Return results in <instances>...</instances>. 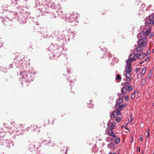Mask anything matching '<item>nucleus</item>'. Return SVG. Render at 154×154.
<instances>
[{
    "instance_id": "obj_1",
    "label": "nucleus",
    "mask_w": 154,
    "mask_h": 154,
    "mask_svg": "<svg viewBox=\"0 0 154 154\" xmlns=\"http://www.w3.org/2000/svg\"><path fill=\"white\" fill-rule=\"evenodd\" d=\"M53 38V43L48 48L49 51H52L49 54L50 58L51 59L59 57L62 54L63 51H65L63 46L69 40L67 36L65 35L63 33L60 34L58 31L54 32V35Z\"/></svg>"
},
{
    "instance_id": "obj_2",
    "label": "nucleus",
    "mask_w": 154,
    "mask_h": 154,
    "mask_svg": "<svg viewBox=\"0 0 154 154\" xmlns=\"http://www.w3.org/2000/svg\"><path fill=\"white\" fill-rule=\"evenodd\" d=\"M17 67L20 68L21 70L23 69L20 72V75L22 79H25L23 81V82H29L32 81L35 74L34 69L31 68L30 69L28 70L27 66H24L23 63L21 62L19 63Z\"/></svg>"
},
{
    "instance_id": "obj_3",
    "label": "nucleus",
    "mask_w": 154,
    "mask_h": 154,
    "mask_svg": "<svg viewBox=\"0 0 154 154\" xmlns=\"http://www.w3.org/2000/svg\"><path fill=\"white\" fill-rule=\"evenodd\" d=\"M55 9V5L54 3H53L52 5L50 3L48 4H46L45 5H42L41 8H38V11L42 13L41 16L45 13L49 14L51 18H55L60 15L58 14L59 12H57Z\"/></svg>"
},
{
    "instance_id": "obj_4",
    "label": "nucleus",
    "mask_w": 154,
    "mask_h": 154,
    "mask_svg": "<svg viewBox=\"0 0 154 154\" xmlns=\"http://www.w3.org/2000/svg\"><path fill=\"white\" fill-rule=\"evenodd\" d=\"M34 17L32 16L31 13L29 12H26L24 13H20L18 14L17 19L20 23L23 24L25 23L28 20H29L30 22H34Z\"/></svg>"
},
{
    "instance_id": "obj_5",
    "label": "nucleus",
    "mask_w": 154,
    "mask_h": 154,
    "mask_svg": "<svg viewBox=\"0 0 154 154\" xmlns=\"http://www.w3.org/2000/svg\"><path fill=\"white\" fill-rule=\"evenodd\" d=\"M6 14L7 15L5 16V17L4 16V14L1 17L2 18V17L4 18V19H3V22L4 23V21H8V20L12 21L16 17V15L18 16V14L16 13V12L13 11H9Z\"/></svg>"
},
{
    "instance_id": "obj_6",
    "label": "nucleus",
    "mask_w": 154,
    "mask_h": 154,
    "mask_svg": "<svg viewBox=\"0 0 154 154\" xmlns=\"http://www.w3.org/2000/svg\"><path fill=\"white\" fill-rule=\"evenodd\" d=\"M136 60L135 58L132 57L131 59H128L126 61L127 65L125 66V71L127 72V74H128L130 76L131 75L130 74L131 72V63L130 62H132Z\"/></svg>"
},
{
    "instance_id": "obj_7",
    "label": "nucleus",
    "mask_w": 154,
    "mask_h": 154,
    "mask_svg": "<svg viewBox=\"0 0 154 154\" xmlns=\"http://www.w3.org/2000/svg\"><path fill=\"white\" fill-rule=\"evenodd\" d=\"M65 18L66 21L69 22L78 23L77 20V16L75 15L68 14L66 15Z\"/></svg>"
},
{
    "instance_id": "obj_8",
    "label": "nucleus",
    "mask_w": 154,
    "mask_h": 154,
    "mask_svg": "<svg viewBox=\"0 0 154 154\" xmlns=\"http://www.w3.org/2000/svg\"><path fill=\"white\" fill-rule=\"evenodd\" d=\"M147 42V38L145 36L144 39H140L139 40L138 42V44L139 45H140L144 48L146 46Z\"/></svg>"
},
{
    "instance_id": "obj_9",
    "label": "nucleus",
    "mask_w": 154,
    "mask_h": 154,
    "mask_svg": "<svg viewBox=\"0 0 154 154\" xmlns=\"http://www.w3.org/2000/svg\"><path fill=\"white\" fill-rule=\"evenodd\" d=\"M121 113L120 111L118 109H116V111H113L112 112V114L110 115L111 119H112V115L113 118H117L118 116L121 115Z\"/></svg>"
},
{
    "instance_id": "obj_10",
    "label": "nucleus",
    "mask_w": 154,
    "mask_h": 154,
    "mask_svg": "<svg viewBox=\"0 0 154 154\" xmlns=\"http://www.w3.org/2000/svg\"><path fill=\"white\" fill-rule=\"evenodd\" d=\"M4 141H5V143L2 144V145L8 147H10L14 146V144L13 141H9V140H4Z\"/></svg>"
},
{
    "instance_id": "obj_11",
    "label": "nucleus",
    "mask_w": 154,
    "mask_h": 154,
    "mask_svg": "<svg viewBox=\"0 0 154 154\" xmlns=\"http://www.w3.org/2000/svg\"><path fill=\"white\" fill-rule=\"evenodd\" d=\"M23 8H24V7H22L19 5L18 6H17V8L15 12H16V13L18 14H20V13H24V10L23 9Z\"/></svg>"
},
{
    "instance_id": "obj_12",
    "label": "nucleus",
    "mask_w": 154,
    "mask_h": 154,
    "mask_svg": "<svg viewBox=\"0 0 154 154\" xmlns=\"http://www.w3.org/2000/svg\"><path fill=\"white\" fill-rule=\"evenodd\" d=\"M111 120H109L107 123V125L110 129H113L116 128V123L115 122H110Z\"/></svg>"
},
{
    "instance_id": "obj_13",
    "label": "nucleus",
    "mask_w": 154,
    "mask_h": 154,
    "mask_svg": "<svg viewBox=\"0 0 154 154\" xmlns=\"http://www.w3.org/2000/svg\"><path fill=\"white\" fill-rule=\"evenodd\" d=\"M107 133L108 135L109 136H112L114 138H116V135L113 131V129H109V130L107 131Z\"/></svg>"
},
{
    "instance_id": "obj_14",
    "label": "nucleus",
    "mask_w": 154,
    "mask_h": 154,
    "mask_svg": "<svg viewBox=\"0 0 154 154\" xmlns=\"http://www.w3.org/2000/svg\"><path fill=\"white\" fill-rule=\"evenodd\" d=\"M145 24L146 26H149V24H151L152 25H154V21H151L150 20L146 17L145 20Z\"/></svg>"
},
{
    "instance_id": "obj_15",
    "label": "nucleus",
    "mask_w": 154,
    "mask_h": 154,
    "mask_svg": "<svg viewBox=\"0 0 154 154\" xmlns=\"http://www.w3.org/2000/svg\"><path fill=\"white\" fill-rule=\"evenodd\" d=\"M145 36L146 37V35L145 34V32L143 31H141L140 33L137 35V38H138L140 37H141L143 39H144Z\"/></svg>"
},
{
    "instance_id": "obj_16",
    "label": "nucleus",
    "mask_w": 154,
    "mask_h": 154,
    "mask_svg": "<svg viewBox=\"0 0 154 154\" xmlns=\"http://www.w3.org/2000/svg\"><path fill=\"white\" fill-rule=\"evenodd\" d=\"M75 76L72 75V76H70L69 78H67V80L69 81V83H74L76 81V79Z\"/></svg>"
},
{
    "instance_id": "obj_17",
    "label": "nucleus",
    "mask_w": 154,
    "mask_h": 154,
    "mask_svg": "<svg viewBox=\"0 0 154 154\" xmlns=\"http://www.w3.org/2000/svg\"><path fill=\"white\" fill-rule=\"evenodd\" d=\"M8 6L7 5H3L2 6V9H3V10L4 11H3V14H6L8 12Z\"/></svg>"
},
{
    "instance_id": "obj_18",
    "label": "nucleus",
    "mask_w": 154,
    "mask_h": 154,
    "mask_svg": "<svg viewBox=\"0 0 154 154\" xmlns=\"http://www.w3.org/2000/svg\"><path fill=\"white\" fill-rule=\"evenodd\" d=\"M68 149L67 147H63L61 150V152L62 154H67Z\"/></svg>"
},
{
    "instance_id": "obj_19",
    "label": "nucleus",
    "mask_w": 154,
    "mask_h": 154,
    "mask_svg": "<svg viewBox=\"0 0 154 154\" xmlns=\"http://www.w3.org/2000/svg\"><path fill=\"white\" fill-rule=\"evenodd\" d=\"M123 100L122 98H119L117 99L116 100V104L115 106H119L121 103H122L123 102Z\"/></svg>"
},
{
    "instance_id": "obj_20",
    "label": "nucleus",
    "mask_w": 154,
    "mask_h": 154,
    "mask_svg": "<svg viewBox=\"0 0 154 154\" xmlns=\"http://www.w3.org/2000/svg\"><path fill=\"white\" fill-rule=\"evenodd\" d=\"M20 0H11V3L14 5H17L18 4H22L21 2H20Z\"/></svg>"
},
{
    "instance_id": "obj_21",
    "label": "nucleus",
    "mask_w": 154,
    "mask_h": 154,
    "mask_svg": "<svg viewBox=\"0 0 154 154\" xmlns=\"http://www.w3.org/2000/svg\"><path fill=\"white\" fill-rule=\"evenodd\" d=\"M114 145L115 144L114 142H110V143L108 144L107 147L109 148L110 149H113L115 148Z\"/></svg>"
},
{
    "instance_id": "obj_22",
    "label": "nucleus",
    "mask_w": 154,
    "mask_h": 154,
    "mask_svg": "<svg viewBox=\"0 0 154 154\" xmlns=\"http://www.w3.org/2000/svg\"><path fill=\"white\" fill-rule=\"evenodd\" d=\"M35 146L34 145V142L32 143L31 142V143H30V144L29 145V146L30 147L29 148L31 149H32V150H31V151H33V150H35Z\"/></svg>"
},
{
    "instance_id": "obj_23",
    "label": "nucleus",
    "mask_w": 154,
    "mask_h": 154,
    "mask_svg": "<svg viewBox=\"0 0 154 154\" xmlns=\"http://www.w3.org/2000/svg\"><path fill=\"white\" fill-rule=\"evenodd\" d=\"M115 107L116 109H118L120 111V110H122L124 108L123 104H120L119 106H115Z\"/></svg>"
},
{
    "instance_id": "obj_24",
    "label": "nucleus",
    "mask_w": 154,
    "mask_h": 154,
    "mask_svg": "<svg viewBox=\"0 0 154 154\" xmlns=\"http://www.w3.org/2000/svg\"><path fill=\"white\" fill-rule=\"evenodd\" d=\"M42 36L44 38H47L48 37H50L51 36H49L48 34V32H42Z\"/></svg>"
},
{
    "instance_id": "obj_25",
    "label": "nucleus",
    "mask_w": 154,
    "mask_h": 154,
    "mask_svg": "<svg viewBox=\"0 0 154 154\" xmlns=\"http://www.w3.org/2000/svg\"><path fill=\"white\" fill-rule=\"evenodd\" d=\"M42 142L45 145H48L51 142V140L49 139V140H44Z\"/></svg>"
},
{
    "instance_id": "obj_26",
    "label": "nucleus",
    "mask_w": 154,
    "mask_h": 154,
    "mask_svg": "<svg viewBox=\"0 0 154 154\" xmlns=\"http://www.w3.org/2000/svg\"><path fill=\"white\" fill-rule=\"evenodd\" d=\"M142 46L139 45L137 46L136 48V50L137 52H139L140 51H143V48L142 47Z\"/></svg>"
},
{
    "instance_id": "obj_27",
    "label": "nucleus",
    "mask_w": 154,
    "mask_h": 154,
    "mask_svg": "<svg viewBox=\"0 0 154 154\" xmlns=\"http://www.w3.org/2000/svg\"><path fill=\"white\" fill-rule=\"evenodd\" d=\"M34 143L35 149H38V147L40 146V144L36 142H34Z\"/></svg>"
},
{
    "instance_id": "obj_28",
    "label": "nucleus",
    "mask_w": 154,
    "mask_h": 154,
    "mask_svg": "<svg viewBox=\"0 0 154 154\" xmlns=\"http://www.w3.org/2000/svg\"><path fill=\"white\" fill-rule=\"evenodd\" d=\"M35 8H38V6L40 5V3L39 2V0H35Z\"/></svg>"
},
{
    "instance_id": "obj_29",
    "label": "nucleus",
    "mask_w": 154,
    "mask_h": 154,
    "mask_svg": "<svg viewBox=\"0 0 154 154\" xmlns=\"http://www.w3.org/2000/svg\"><path fill=\"white\" fill-rule=\"evenodd\" d=\"M153 70L152 69H151L149 72L148 73V75L147 77V79H149L152 76V74Z\"/></svg>"
},
{
    "instance_id": "obj_30",
    "label": "nucleus",
    "mask_w": 154,
    "mask_h": 154,
    "mask_svg": "<svg viewBox=\"0 0 154 154\" xmlns=\"http://www.w3.org/2000/svg\"><path fill=\"white\" fill-rule=\"evenodd\" d=\"M127 89L125 87H123L121 89L122 93L123 94H125L127 91Z\"/></svg>"
},
{
    "instance_id": "obj_31",
    "label": "nucleus",
    "mask_w": 154,
    "mask_h": 154,
    "mask_svg": "<svg viewBox=\"0 0 154 154\" xmlns=\"http://www.w3.org/2000/svg\"><path fill=\"white\" fill-rule=\"evenodd\" d=\"M107 50V49H106V48H104L103 49H101V52L103 53V54H104V55H103L102 57H105L106 55H105V54L107 52L106 51Z\"/></svg>"
},
{
    "instance_id": "obj_32",
    "label": "nucleus",
    "mask_w": 154,
    "mask_h": 154,
    "mask_svg": "<svg viewBox=\"0 0 154 154\" xmlns=\"http://www.w3.org/2000/svg\"><path fill=\"white\" fill-rule=\"evenodd\" d=\"M147 18L150 20L151 21H154V14H151L149 17H147Z\"/></svg>"
},
{
    "instance_id": "obj_33",
    "label": "nucleus",
    "mask_w": 154,
    "mask_h": 154,
    "mask_svg": "<svg viewBox=\"0 0 154 154\" xmlns=\"http://www.w3.org/2000/svg\"><path fill=\"white\" fill-rule=\"evenodd\" d=\"M141 54L137 53L135 54V56L138 59H142L141 57Z\"/></svg>"
},
{
    "instance_id": "obj_34",
    "label": "nucleus",
    "mask_w": 154,
    "mask_h": 154,
    "mask_svg": "<svg viewBox=\"0 0 154 154\" xmlns=\"http://www.w3.org/2000/svg\"><path fill=\"white\" fill-rule=\"evenodd\" d=\"M91 100L89 101V104H90V105L88 104V107L90 108H93V106H94V104L93 103H91Z\"/></svg>"
},
{
    "instance_id": "obj_35",
    "label": "nucleus",
    "mask_w": 154,
    "mask_h": 154,
    "mask_svg": "<svg viewBox=\"0 0 154 154\" xmlns=\"http://www.w3.org/2000/svg\"><path fill=\"white\" fill-rule=\"evenodd\" d=\"M146 68L145 67H144L142 70V72L141 73V75H144L145 73L146 72Z\"/></svg>"
},
{
    "instance_id": "obj_36",
    "label": "nucleus",
    "mask_w": 154,
    "mask_h": 154,
    "mask_svg": "<svg viewBox=\"0 0 154 154\" xmlns=\"http://www.w3.org/2000/svg\"><path fill=\"white\" fill-rule=\"evenodd\" d=\"M146 81L145 78L142 79L141 80V82L140 84L141 85H144L146 84Z\"/></svg>"
},
{
    "instance_id": "obj_37",
    "label": "nucleus",
    "mask_w": 154,
    "mask_h": 154,
    "mask_svg": "<svg viewBox=\"0 0 154 154\" xmlns=\"http://www.w3.org/2000/svg\"><path fill=\"white\" fill-rule=\"evenodd\" d=\"M4 140H7L6 139H4L2 138L1 137H0V145H2V144L4 143H5V141H4Z\"/></svg>"
},
{
    "instance_id": "obj_38",
    "label": "nucleus",
    "mask_w": 154,
    "mask_h": 154,
    "mask_svg": "<svg viewBox=\"0 0 154 154\" xmlns=\"http://www.w3.org/2000/svg\"><path fill=\"white\" fill-rule=\"evenodd\" d=\"M124 94H121L120 93H118L117 94V96L120 97V98H123L124 97Z\"/></svg>"
},
{
    "instance_id": "obj_39",
    "label": "nucleus",
    "mask_w": 154,
    "mask_h": 154,
    "mask_svg": "<svg viewBox=\"0 0 154 154\" xmlns=\"http://www.w3.org/2000/svg\"><path fill=\"white\" fill-rule=\"evenodd\" d=\"M125 72H126V78H127V79H126V81L127 82H129L131 81V79L127 75L128 74V75H129L128 74H127V72L126 71H125Z\"/></svg>"
},
{
    "instance_id": "obj_40",
    "label": "nucleus",
    "mask_w": 154,
    "mask_h": 154,
    "mask_svg": "<svg viewBox=\"0 0 154 154\" xmlns=\"http://www.w3.org/2000/svg\"><path fill=\"white\" fill-rule=\"evenodd\" d=\"M121 77L120 75L119 74H117L116 77V80H120L121 79Z\"/></svg>"
},
{
    "instance_id": "obj_41",
    "label": "nucleus",
    "mask_w": 154,
    "mask_h": 154,
    "mask_svg": "<svg viewBox=\"0 0 154 154\" xmlns=\"http://www.w3.org/2000/svg\"><path fill=\"white\" fill-rule=\"evenodd\" d=\"M120 140V139L119 138H117L115 140V143L116 144H117L119 142Z\"/></svg>"
},
{
    "instance_id": "obj_42",
    "label": "nucleus",
    "mask_w": 154,
    "mask_h": 154,
    "mask_svg": "<svg viewBox=\"0 0 154 154\" xmlns=\"http://www.w3.org/2000/svg\"><path fill=\"white\" fill-rule=\"evenodd\" d=\"M151 29V28H149L147 30L146 32H145V33L146 35V36H147V35L149 33V32H150V31Z\"/></svg>"
},
{
    "instance_id": "obj_43",
    "label": "nucleus",
    "mask_w": 154,
    "mask_h": 154,
    "mask_svg": "<svg viewBox=\"0 0 154 154\" xmlns=\"http://www.w3.org/2000/svg\"><path fill=\"white\" fill-rule=\"evenodd\" d=\"M122 119L121 117H119L117 119H116L115 121L116 122H120L121 121Z\"/></svg>"
},
{
    "instance_id": "obj_44",
    "label": "nucleus",
    "mask_w": 154,
    "mask_h": 154,
    "mask_svg": "<svg viewBox=\"0 0 154 154\" xmlns=\"http://www.w3.org/2000/svg\"><path fill=\"white\" fill-rule=\"evenodd\" d=\"M140 54H141V57L142 59L143 58L146 56V53H144L141 52Z\"/></svg>"
},
{
    "instance_id": "obj_45",
    "label": "nucleus",
    "mask_w": 154,
    "mask_h": 154,
    "mask_svg": "<svg viewBox=\"0 0 154 154\" xmlns=\"http://www.w3.org/2000/svg\"><path fill=\"white\" fill-rule=\"evenodd\" d=\"M135 56V54L131 53L129 56L128 59H131L132 57H134Z\"/></svg>"
},
{
    "instance_id": "obj_46",
    "label": "nucleus",
    "mask_w": 154,
    "mask_h": 154,
    "mask_svg": "<svg viewBox=\"0 0 154 154\" xmlns=\"http://www.w3.org/2000/svg\"><path fill=\"white\" fill-rule=\"evenodd\" d=\"M130 84L128 82H125L124 84V87H125L126 88Z\"/></svg>"
},
{
    "instance_id": "obj_47",
    "label": "nucleus",
    "mask_w": 154,
    "mask_h": 154,
    "mask_svg": "<svg viewBox=\"0 0 154 154\" xmlns=\"http://www.w3.org/2000/svg\"><path fill=\"white\" fill-rule=\"evenodd\" d=\"M16 63H15L14 62L13 63H11L9 65V67L10 68H11L13 67V66H15Z\"/></svg>"
},
{
    "instance_id": "obj_48",
    "label": "nucleus",
    "mask_w": 154,
    "mask_h": 154,
    "mask_svg": "<svg viewBox=\"0 0 154 154\" xmlns=\"http://www.w3.org/2000/svg\"><path fill=\"white\" fill-rule=\"evenodd\" d=\"M133 88L132 86H129L128 87V89L127 90L128 91H130L132 90Z\"/></svg>"
},
{
    "instance_id": "obj_49",
    "label": "nucleus",
    "mask_w": 154,
    "mask_h": 154,
    "mask_svg": "<svg viewBox=\"0 0 154 154\" xmlns=\"http://www.w3.org/2000/svg\"><path fill=\"white\" fill-rule=\"evenodd\" d=\"M129 116L130 119V122H131L133 120L132 117V114H129Z\"/></svg>"
},
{
    "instance_id": "obj_50",
    "label": "nucleus",
    "mask_w": 154,
    "mask_h": 154,
    "mask_svg": "<svg viewBox=\"0 0 154 154\" xmlns=\"http://www.w3.org/2000/svg\"><path fill=\"white\" fill-rule=\"evenodd\" d=\"M67 73L70 75V72H71V68H70L67 67Z\"/></svg>"
},
{
    "instance_id": "obj_51",
    "label": "nucleus",
    "mask_w": 154,
    "mask_h": 154,
    "mask_svg": "<svg viewBox=\"0 0 154 154\" xmlns=\"http://www.w3.org/2000/svg\"><path fill=\"white\" fill-rule=\"evenodd\" d=\"M1 71L2 72H7V69H6L5 68H2V69H0Z\"/></svg>"
},
{
    "instance_id": "obj_52",
    "label": "nucleus",
    "mask_w": 154,
    "mask_h": 154,
    "mask_svg": "<svg viewBox=\"0 0 154 154\" xmlns=\"http://www.w3.org/2000/svg\"><path fill=\"white\" fill-rule=\"evenodd\" d=\"M31 127L33 128V129L34 131H35V129H36L38 128L37 126H35L34 125H32L31 126Z\"/></svg>"
},
{
    "instance_id": "obj_53",
    "label": "nucleus",
    "mask_w": 154,
    "mask_h": 154,
    "mask_svg": "<svg viewBox=\"0 0 154 154\" xmlns=\"http://www.w3.org/2000/svg\"><path fill=\"white\" fill-rule=\"evenodd\" d=\"M154 36V32H152L151 33V34L149 36V38H150L151 37H153Z\"/></svg>"
},
{
    "instance_id": "obj_54",
    "label": "nucleus",
    "mask_w": 154,
    "mask_h": 154,
    "mask_svg": "<svg viewBox=\"0 0 154 154\" xmlns=\"http://www.w3.org/2000/svg\"><path fill=\"white\" fill-rule=\"evenodd\" d=\"M150 57H146L145 59V61L146 62H147V61H148L150 59Z\"/></svg>"
},
{
    "instance_id": "obj_55",
    "label": "nucleus",
    "mask_w": 154,
    "mask_h": 154,
    "mask_svg": "<svg viewBox=\"0 0 154 154\" xmlns=\"http://www.w3.org/2000/svg\"><path fill=\"white\" fill-rule=\"evenodd\" d=\"M4 125L5 127L6 128H9L8 126V125L7 122H5L4 123Z\"/></svg>"
},
{
    "instance_id": "obj_56",
    "label": "nucleus",
    "mask_w": 154,
    "mask_h": 154,
    "mask_svg": "<svg viewBox=\"0 0 154 154\" xmlns=\"http://www.w3.org/2000/svg\"><path fill=\"white\" fill-rule=\"evenodd\" d=\"M125 99L126 101H127L129 100V97L128 96H125Z\"/></svg>"
},
{
    "instance_id": "obj_57",
    "label": "nucleus",
    "mask_w": 154,
    "mask_h": 154,
    "mask_svg": "<svg viewBox=\"0 0 154 154\" xmlns=\"http://www.w3.org/2000/svg\"><path fill=\"white\" fill-rule=\"evenodd\" d=\"M150 49H149V51H150ZM150 51H147L146 53V56H147V55H148L149 54H150Z\"/></svg>"
},
{
    "instance_id": "obj_58",
    "label": "nucleus",
    "mask_w": 154,
    "mask_h": 154,
    "mask_svg": "<svg viewBox=\"0 0 154 154\" xmlns=\"http://www.w3.org/2000/svg\"><path fill=\"white\" fill-rule=\"evenodd\" d=\"M29 128H30L29 127L25 129H23L24 131H28L29 130Z\"/></svg>"
},
{
    "instance_id": "obj_59",
    "label": "nucleus",
    "mask_w": 154,
    "mask_h": 154,
    "mask_svg": "<svg viewBox=\"0 0 154 154\" xmlns=\"http://www.w3.org/2000/svg\"><path fill=\"white\" fill-rule=\"evenodd\" d=\"M114 137H110V140L111 141H113V140H114Z\"/></svg>"
},
{
    "instance_id": "obj_60",
    "label": "nucleus",
    "mask_w": 154,
    "mask_h": 154,
    "mask_svg": "<svg viewBox=\"0 0 154 154\" xmlns=\"http://www.w3.org/2000/svg\"><path fill=\"white\" fill-rule=\"evenodd\" d=\"M131 98L133 99L135 97V95H133L132 94H131Z\"/></svg>"
},
{
    "instance_id": "obj_61",
    "label": "nucleus",
    "mask_w": 154,
    "mask_h": 154,
    "mask_svg": "<svg viewBox=\"0 0 154 154\" xmlns=\"http://www.w3.org/2000/svg\"><path fill=\"white\" fill-rule=\"evenodd\" d=\"M143 137V136H142L141 135L140 136V140L141 141H142V140Z\"/></svg>"
},
{
    "instance_id": "obj_62",
    "label": "nucleus",
    "mask_w": 154,
    "mask_h": 154,
    "mask_svg": "<svg viewBox=\"0 0 154 154\" xmlns=\"http://www.w3.org/2000/svg\"><path fill=\"white\" fill-rule=\"evenodd\" d=\"M142 75H141V74H139L137 76V78L138 79H139V78L140 77H141V76Z\"/></svg>"
},
{
    "instance_id": "obj_63",
    "label": "nucleus",
    "mask_w": 154,
    "mask_h": 154,
    "mask_svg": "<svg viewBox=\"0 0 154 154\" xmlns=\"http://www.w3.org/2000/svg\"><path fill=\"white\" fill-rule=\"evenodd\" d=\"M128 124V123L126 124V125L125 126V128L126 129H127V130H129V129L127 128V125Z\"/></svg>"
},
{
    "instance_id": "obj_64",
    "label": "nucleus",
    "mask_w": 154,
    "mask_h": 154,
    "mask_svg": "<svg viewBox=\"0 0 154 154\" xmlns=\"http://www.w3.org/2000/svg\"><path fill=\"white\" fill-rule=\"evenodd\" d=\"M143 62H144L143 61H141L139 63V64L141 65V64H142V63H143Z\"/></svg>"
}]
</instances>
